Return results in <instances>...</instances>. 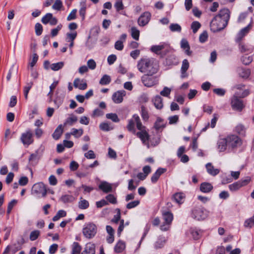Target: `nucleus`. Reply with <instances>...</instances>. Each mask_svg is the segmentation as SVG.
<instances>
[{
  "mask_svg": "<svg viewBox=\"0 0 254 254\" xmlns=\"http://www.w3.org/2000/svg\"><path fill=\"white\" fill-rule=\"evenodd\" d=\"M41 21L44 24L50 23L51 25H55L58 23L57 19L51 13H48L44 16L42 18Z\"/></svg>",
  "mask_w": 254,
  "mask_h": 254,
  "instance_id": "nucleus-14",
  "label": "nucleus"
},
{
  "mask_svg": "<svg viewBox=\"0 0 254 254\" xmlns=\"http://www.w3.org/2000/svg\"><path fill=\"white\" fill-rule=\"evenodd\" d=\"M81 248L77 242H74L72 245V254H79Z\"/></svg>",
  "mask_w": 254,
  "mask_h": 254,
  "instance_id": "nucleus-43",
  "label": "nucleus"
},
{
  "mask_svg": "<svg viewBox=\"0 0 254 254\" xmlns=\"http://www.w3.org/2000/svg\"><path fill=\"white\" fill-rule=\"evenodd\" d=\"M137 67L139 71L146 74H154L158 71V65L150 59H141L138 62Z\"/></svg>",
  "mask_w": 254,
  "mask_h": 254,
  "instance_id": "nucleus-2",
  "label": "nucleus"
},
{
  "mask_svg": "<svg viewBox=\"0 0 254 254\" xmlns=\"http://www.w3.org/2000/svg\"><path fill=\"white\" fill-rule=\"evenodd\" d=\"M33 85V83L30 82L29 83H27L26 85L24 88V94L25 98L27 99L28 94L29 93V90L31 88Z\"/></svg>",
  "mask_w": 254,
  "mask_h": 254,
  "instance_id": "nucleus-57",
  "label": "nucleus"
},
{
  "mask_svg": "<svg viewBox=\"0 0 254 254\" xmlns=\"http://www.w3.org/2000/svg\"><path fill=\"white\" fill-rule=\"evenodd\" d=\"M126 248L125 243L122 241H119L114 247V251L117 253L122 252Z\"/></svg>",
  "mask_w": 254,
  "mask_h": 254,
  "instance_id": "nucleus-31",
  "label": "nucleus"
},
{
  "mask_svg": "<svg viewBox=\"0 0 254 254\" xmlns=\"http://www.w3.org/2000/svg\"><path fill=\"white\" fill-rule=\"evenodd\" d=\"M170 29L172 32H180L182 30L181 26L177 23H172L169 26Z\"/></svg>",
  "mask_w": 254,
  "mask_h": 254,
  "instance_id": "nucleus-50",
  "label": "nucleus"
},
{
  "mask_svg": "<svg viewBox=\"0 0 254 254\" xmlns=\"http://www.w3.org/2000/svg\"><path fill=\"white\" fill-rule=\"evenodd\" d=\"M184 195L182 193H176L173 195V199L178 203L181 204L183 203Z\"/></svg>",
  "mask_w": 254,
  "mask_h": 254,
  "instance_id": "nucleus-36",
  "label": "nucleus"
},
{
  "mask_svg": "<svg viewBox=\"0 0 254 254\" xmlns=\"http://www.w3.org/2000/svg\"><path fill=\"white\" fill-rule=\"evenodd\" d=\"M140 131L135 132L136 135L139 138L142 142V143L144 145H146L148 148L149 147L148 140L149 138V136L147 132L145 130V127L143 126V128L141 129H139Z\"/></svg>",
  "mask_w": 254,
  "mask_h": 254,
  "instance_id": "nucleus-11",
  "label": "nucleus"
},
{
  "mask_svg": "<svg viewBox=\"0 0 254 254\" xmlns=\"http://www.w3.org/2000/svg\"><path fill=\"white\" fill-rule=\"evenodd\" d=\"M190 66V64L187 59H185L182 62V66L181 68V77L182 78H185L188 76V74L187 71L189 69Z\"/></svg>",
  "mask_w": 254,
  "mask_h": 254,
  "instance_id": "nucleus-18",
  "label": "nucleus"
},
{
  "mask_svg": "<svg viewBox=\"0 0 254 254\" xmlns=\"http://www.w3.org/2000/svg\"><path fill=\"white\" fill-rule=\"evenodd\" d=\"M152 101L156 109L160 110L163 108L162 98L160 96H156L152 99Z\"/></svg>",
  "mask_w": 254,
  "mask_h": 254,
  "instance_id": "nucleus-28",
  "label": "nucleus"
},
{
  "mask_svg": "<svg viewBox=\"0 0 254 254\" xmlns=\"http://www.w3.org/2000/svg\"><path fill=\"white\" fill-rule=\"evenodd\" d=\"M241 188L239 181L229 185V189L231 191H236Z\"/></svg>",
  "mask_w": 254,
  "mask_h": 254,
  "instance_id": "nucleus-48",
  "label": "nucleus"
},
{
  "mask_svg": "<svg viewBox=\"0 0 254 254\" xmlns=\"http://www.w3.org/2000/svg\"><path fill=\"white\" fill-rule=\"evenodd\" d=\"M254 225V219L252 217L247 219L244 223V226L246 227H252Z\"/></svg>",
  "mask_w": 254,
  "mask_h": 254,
  "instance_id": "nucleus-64",
  "label": "nucleus"
},
{
  "mask_svg": "<svg viewBox=\"0 0 254 254\" xmlns=\"http://www.w3.org/2000/svg\"><path fill=\"white\" fill-rule=\"evenodd\" d=\"M207 39H208V34L206 31H203V33H202L200 35L199 37V40L200 42L202 43L206 42L207 41Z\"/></svg>",
  "mask_w": 254,
  "mask_h": 254,
  "instance_id": "nucleus-62",
  "label": "nucleus"
},
{
  "mask_svg": "<svg viewBox=\"0 0 254 254\" xmlns=\"http://www.w3.org/2000/svg\"><path fill=\"white\" fill-rule=\"evenodd\" d=\"M35 33L37 36L41 35L43 31L42 25L39 23H36L35 26Z\"/></svg>",
  "mask_w": 254,
  "mask_h": 254,
  "instance_id": "nucleus-58",
  "label": "nucleus"
},
{
  "mask_svg": "<svg viewBox=\"0 0 254 254\" xmlns=\"http://www.w3.org/2000/svg\"><path fill=\"white\" fill-rule=\"evenodd\" d=\"M166 171V169L164 168H159L157 169V170L155 172V173H154L151 177V182L153 183H156L158 179L159 178L160 176L165 173Z\"/></svg>",
  "mask_w": 254,
  "mask_h": 254,
  "instance_id": "nucleus-27",
  "label": "nucleus"
},
{
  "mask_svg": "<svg viewBox=\"0 0 254 254\" xmlns=\"http://www.w3.org/2000/svg\"><path fill=\"white\" fill-rule=\"evenodd\" d=\"M89 203L87 200L80 197L78 202V207L81 209H86L88 208Z\"/></svg>",
  "mask_w": 254,
  "mask_h": 254,
  "instance_id": "nucleus-38",
  "label": "nucleus"
},
{
  "mask_svg": "<svg viewBox=\"0 0 254 254\" xmlns=\"http://www.w3.org/2000/svg\"><path fill=\"white\" fill-rule=\"evenodd\" d=\"M75 200V198L71 195L65 194L62 195L60 200L64 203H70Z\"/></svg>",
  "mask_w": 254,
  "mask_h": 254,
  "instance_id": "nucleus-35",
  "label": "nucleus"
},
{
  "mask_svg": "<svg viewBox=\"0 0 254 254\" xmlns=\"http://www.w3.org/2000/svg\"><path fill=\"white\" fill-rule=\"evenodd\" d=\"M151 17V14L149 12H145L138 18L137 22L140 26H144L148 24Z\"/></svg>",
  "mask_w": 254,
  "mask_h": 254,
  "instance_id": "nucleus-15",
  "label": "nucleus"
},
{
  "mask_svg": "<svg viewBox=\"0 0 254 254\" xmlns=\"http://www.w3.org/2000/svg\"><path fill=\"white\" fill-rule=\"evenodd\" d=\"M106 116L107 119L111 120L114 122L118 123L120 121V120L116 114L109 113L107 114Z\"/></svg>",
  "mask_w": 254,
  "mask_h": 254,
  "instance_id": "nucleus-49",
  "label": "nucleus"
},
{
  "mask_svg": "<svg viewBox=\"0 0 254 254\" xmlns=\"http://www.w3.org/2000/svg\"><path fill=\"white\" fill-rule=\"evenodd\" d=\"M115 211L117 214L114 216L111 222L117 224L121 219V210L119 208H116Z\"/></svg>",
  "mask_w": 254,
  "mask_h": 254,
  "instance_id": "nucleus-46",
  "label": "nucleus"
},
{
  "mask_svg": "<svg viewBox=\"0 0 254 254\" xmlns=\"http://www.w3.org/2000/svg\"><path fill=\"white\" fill-rule=\"evenodd\" d=\"M228 146L226 138L220 139L217 142V148L220 152L224 151Z\"/></svg>",
  "mask_w": 254,
  "mask_h": 254,
  "instance_id": "nucleus-24",
  "label": "nucleus"
},
{
  "mask_svg": "<svg viewBox=\"0 0 254 254\" xmlns=\"http://www.w3.org/2000/svg\"><path fill=\"white\" fill-rule=\"evenodd\" d=\"M40 231L39 230H34L31 232L29 236L30 240L31 241L36 240L40 235Z\"/></svg>",
  "mask_w": 254,
  "mask_h": 254,
  "instance_id": "nucleus-52",
  "label": "nucleus"
},
{
  "mask_svg": "<svg viewBox=\"0 0 254 254\" xmlns=\"http://www.w3.org/2000/svg\"><path fill=\"white\" fill-rule=\"evenodd\" d=\"M230 12L228 9L224 8L219 11L210 22V28L213 32L223 29L228 24Z\"/></svg>",
  "mask_w": 254,
  "mask_h": 254,
  "instance_id": "nucleus-1",
  "label": "nucleus"
},
{
  "mask_svg": "<svg viewBox=\"0 0 254 254\" xmlns=\"http://www.w3.org/2000/svg\"><path fill=\"white\" fill-rule=\"evenodd\" d=\"M171 50L170 46L167 43H161L158 45H153L150 50L161 58L164 57Z\"/></svg>",
  "mask_w": 254,
  "mask_h": 254,
  "instance_id": "nucleus-5",
  "label": "nucleus"
},
{
  "mask_svg": "<svg viewBox=\"0 0 254 254\" xmlns=\"http://www.w3.org/2000/svg\"><path fill=\"white\" fill-rule=\"evenodd\" d=\"M209 215V211L202 206H195L190 212L191 217L196 221H203Z\"/></svg>",
  "mask_w": 254,
  "mask_h": 254,
  "instance_id": "nucleus-4",
  "label": "nucleus"
},
{
  "mask_svg": "<svg viewBox=\"0 0 254 254\" xmlns=\"http://www.w3.org/2000/svg\"><path fill=\"white\" fill-rule=\"evenodd\" d=\"M62 6V1L61 0H56L54 4L52 6V8L55 10H60Z\"/></svg>",
  "mask_w": 254,
  "mask_h": 254,
  "instance_id": "nucleus-61",
  "label": "nucleus"
},
{
  "mask_svg": "<svg viewBox=\"0 0 254 254\" xmlns=\"http://www.w3.org/2000/svg\"><path fill=\"white\" fill-rule=\"evenodd\" d=\"M226 138L228 143V146L232 149L238 148L242 144L241 139L236 135H230Z\"/></svg>",
  "mask_w": 254,
  "mask_h": 254,
  "instance_id": "nucleus-9",
  "label": "nucleus"
},
{
  "mask_svg": "<svg viewBox=\"0 0 254 254\" xmlns=\"http://www.w3.org/2000/svg\"><path fill=\"white\" fill-rule=\"evenodd\" d=\"M114 6L117 11L123 10L124 8V6L122 0H117L115 3Z\"/></svg>",
  "mask_w": 254,
  "mask_h": 254,
  "instance_id": "nucleus-53",
  "label": "nucleus"
},
{
  "mask_svg": "<svg viewBox=\"0 0 254 254\" xmlns=\"http://www.w3.org/2000/svg\"><path fill=\"white\" fill-rule=\"evenodd\" d=\"M97 232V226L92 222H89L84 225L82 233L84 236L87 239L93 238Z\"/></svg>",
  "mask_w": 254,
  "mask_h": 254,
  "instance_id": "nucleus-7",
  "label": "nucleus"
},
{
  "mask_svg": "<svg viewBox=\"0 0 254 254\" xmlns=\"http://www.w3.org/2000/svg\"><path fill=\"white\" fill-rule=\"evenodd\" d=\"M178 63V60L174 55L169 56L166 59V64L168 65H177Z\"/></svg>",
  "mask_w": 254,
  "mask_h": 254,
  "instance_id": "nucleus-29",
  "label": "nucleus"
},
{
  "mask_svg": "<svg viewBox=\"0 0 254 254\" xmlns=\"http://www.w3.org/2000/svg\"><path fill=\"white\" fill-rule=\"evenodd\" d=\"M167 241V238L165 236H160L158 240L155 244V248L156 249L162 248Z\"/></svg>",
  "mask_w": 254,
  "mask_h": 254,
  "instance_id": "nucleus-32",
  "label": "nucleus"
},
{
  "mask_svg": "<svg viewBox=\"0 0 254 254\" xmlns=\"http://www.w3.org/2000/svg\"><path fill=\"white\" fill-rule=\"evenodd\" d=\"M154 126L156 130H159L165 127V123H164L163 120L162 119H161L160 118H158L154 124Z\"/></svg>",
  "mask_w": 254,
  "mask_h": 254,
  "instance_id": "nucleus-41",
  "label": "nucleus"
},
{
  "mask_svg": "<svg viewBox=\"0 0 254 254\" xmlns=\"http://www.w3.org/2000/svg\"><path fill=\"white\" fill-rule=\"evenodd\" d=\"M111 77L107 74H105L101 78V79L99 81V83L101 85H105L109 84L111 82Z\"/></svg>",
  "mask_w": 254,
  "mask_h": 254,
  "instance_id": "nucleus-40",
  "label": "nucleus"
},
{
  "mask_svg": "<svg viewBox=\"0 0 254 254\" xmlns=\"http://www.w3.org/2000/svg\"><path fill=\"white\" fill-rule=\"evenodd\" d=\"M252 28V21L246 27L242 28L237 34L236 37V42H240L242 39L247 35Z\"/></svg>",
  "mask_w": 254,
  "mask_h": 254,
  "instance_id": "nucleus-12",
  "label": "nucleus"
},
{
  "mask_svg": "<svg viewBox=\"0 0 254 254\" xmlns=\"http://www.w3.org/2000/svg\"><path fill=\"white\" fill-rule=\"evenodd\" d=\"M99 188L106 193L112 191V185L106 181L102 182L99 185Z\"/></svg>",
  "mask_w": 254,
  "mask_h": 254,
  "instance_id": "nucleus-20",
  "label": "nucleus"
},
{
  "mask_svg": "<svg viewBox=\"0 0 254 254\" xmlns=\"http://www.w3.org/2000/svg\"><path fill=\"white\" fill-rule=\"evenodd\" d=\"M81 254H95V245L92 243L87 244Z\"/></svg>",
  "mask_w": 254,
  "mask_h": 254,
  "instance_id": "nucleus-23",
  "label": "nucleus"
},
{
  "mask_svg": "<svg viewBox=\"0 0 254 254\" xmlns=\"http://www.w3.org/2000/svg\"><path fill=\"white\" fill-rule=\"evenodd\" d=\"M77 121V118L74 115H71V117L66 119L65 122L64 123V126H72L74 123H76Z\"/></svg>",
  "mask_w": 254,
  "mask_h": 254,
  "instance_id": "nucleus-42",
  "label": "nucleus"
},
{
  "mask_svg": "<svg viewBox=\"0 0 254 254\" xmlns=\"http://www.w3.org/2000/svg\"><path fill=\"white\" fill-rule=\"evenodd\" d=\"M83 133V130L82 128L76 129L73 128L71 129V132H70V134L74 136L75 137L78 138L81 136L82 135Z\"/></svg>",
  "mask_w": 254,
  "mask_h": 254,
  "instance_id": "nucleus-45",
  "label": "nucleus"
},
{
  "mask_svg": "<svg viewBox=\"0 0 254 254\" xmlns=\"http://www.w3.org/2000/svg\"><path fill=\"white\" fill-rule=\"evenodd\" d=\"M135 125L138 129H141L143 128V125L140 121L139 117L136 114L133 115L131 119L128 120V124L127 126V130L133 133H135Z\"/></svg>",
  "mask_w": 254,
  "mask_h": 254,
  "instance_id": "nucleus-6",
  "label": "nucleus"
},
{
  "mask_svg": "<svg viewBox=\"0 0 254 254\" xmlns=\"http://www.w3.org/2000/svg\"><path fill=\"white\" fill-rule=\"evenodd\" d=\"M87 67L91 70H94L96 68V63L93 59L89 60L87 62Z\"/></svg>",
  "mask_w": 254,
  "mask_h": 254,
  "instance_id": "nucleus-60",
  "label": "nucleus"
},
{
  "mask_svg": "<svg viewBox=\"0 0 254 254\" xmlns=\"http://www.w3.org/2000/svg\"><path fill=\"white\" fill-rule=\"evenodd\" d=\"M77 36V32L74 31L72 33H66V41L67 42L74 41Z\"/></svg>",
  "mask_w": 254,
  "mask_h": 254,
  "instance_id": "nucleus-54",
  "label": "nucleus"
},
{
  "mask_svg": "<svg viewBox=\"0 0 254 254\" xmlns=\"http://www.w3.org/2000/svg\"><path fill=\"white\" fill-rule=\"evenodd\" d=\"M201 26L200 23L198 21H193L191 25V28L194 33H195Z\"/></svg>",
  "mask_w": 254,
  "mask_h": 254,
  "instance_id": "nucleus-56",
  "label": "nucleus"
},
{
  "mask_svg": "<svg viewBox=\"0 0 254 254\" xmlns=\"http://www.w3.org/2000/svg\"><path fill=\"white\" fill-rule=\"evenodd\" d=\"M190 232L194 239L197 240L199 238L200 235V231L195 229H191Z\"/></svg>",
  "mask_w": 254,
  "mask_h": 254,
  "instance_id": "nucleus-55",
  "label": "nucleus"
},
{
  "mask_svg": "<svg viewBox=\"0 0 254 254\" xmlns=\"http://www.w3.org/2000/svg\"><path fill=\"white\" fill-rule=\"evenodd\" d=\"M239 75L244 78H248L251 74V71L249 69L241 68L239 71Z\"/></svg>",
  "mask_w": 254,
  "mask_h": 254,
  "instance_id": "nucleus-39",
  "label": "nucleus"
},
{
  "mask_svg": "<svg viewBox=\"0 0 254 254\" xmlns=\"http://www.w3.org/2000/svg\"><path fill=\"white\" fill-rule=\"evenodd\" d=\"M213 189L212 185L207 182H204L200 184V190L204 193H208Z\"/></svg>",
  "mask_w": 254,
  "mask_h": 254,
  "instance_id": "nucleus-26",
  "label": "nucleus"
},
{
  "mask_svg": "<svg viewBox=\"0 0 254 254\" xmlns=\"http://www.w3.org/2000/svg\"><path fill=\"white\" fill-rule=\"evenodd\" d=\"M153 75L145 74L141 77V81L145 86L150 87L158 83V78Z\"/></svg>",
  "mask_w": 254,
  "mask_h": 254,
  "instance_id": "nucleus-8",
  "label": "nucleus"
},
{
  "mask_svg": "<svg viewBox=\"0 0 254 254\" xmlns=\"http://www.w3.org/2000/svg\"><path fill=\"white\" fill-rule=\"evenodd\" d=\"M66 215V212L64 210H60L56 215L53 218V221H57L61 217H65Z\"/></svg>",
  "mask_w": 254,
  "mask_h": 254,
  "instance_id": "nucleus-44",
  "label": "nucleus"
},
{
  "mask_svg": "<svg viewBox=\"0 0 254 254\" xmlns=\"http://www.w3.org/2000/svg\"><path fill=\"white\" fill-rule=\"evenodd\" d=\"M63 132V125H60L58 126V127H57V128L55 129V131L54 132L52 136L53 137L56 139H59L60 137H61V135L62 134Z\"/></svg>",
  "mask_w": 254,
  "mask_h": 254,
  "instance_id": "nucleus-34",
  "label": "nucleus"
},
{
  "mask_svg": "<svg viewBox=\"0 0 254 254\" xmlns=\"http://www.w3.org/2000/svg\"><path fill=\"white\" fill-rule=\"evenodd\" d=\"M126 93L124 90H120L114 93L112 96V100L114 103L119 104L123 102V97L126 95Z\"/></svg>",
  "mask_w": 254,
  "mask_h": 254,
  "instance_id": "nucleus-16",
  "label": "nucleus"
},
{
  "mask_svg": "<svg viewBox=\"0 0 254 254\" xmlns=\"http://www.w3.org/2000/svg\"><path fill=\"white\" fill-rule=\"evenodd\" d=\"M64 62H60L57 63H54L50 65V68L54 71H58L62 68L64 66Z\"/></svg>",
  "mask_w": 254,
  "mask_h": 254,
  "instance_id": "nucleus-37",
  "label": "nucleus"
},
{
  "mask_svg": "<svg viewBox=\"0 0 254 254\" xmlns=\"http://www.w3.org/2000/svg\"><path fill=\"white\" fill-rule=\"evenodd\" d=\"M163 219L164 223L166 224H171L173 219V214L169 212L166 211L162 213Z\"/></svg>",
  "mask_w": 254,
  "mask_h": 254,
  "instance_id": "nucleus-30",
  "label": "nucleus"
},
{
  "mask_svg": "<svg viewBox=\"0 0 254 254\" xmlns=\"http://www.w3.org/2000/svg\"><path fill=\"white\" fill-rule=\"evenodd\" d=\"M246 130V128L243 125L239 124L235 127L234 131L240 135L245 136Z\"/></svg>",
  "mask_w": 254,
  "mask_h": 254,
  "instance_id": "nucleus-33",
  "label": "nucleus"
},
{
  "mask_svg": "<svg viewBox=\"0 0 254 254\" xmlns=\"http://www.w3.org/2000/svg\"><path fill=\"white\" fill-rule=\"evenodd\" d=\"M126 34H123L120 38V40L117 41L115 44V48L119 51H121L124 48L123 42L125 41L127 38Z\"/></svg>",
  "mask_w": 254,
  "mask_h": 254,
  "instance_id": "nucleus-21",
  "label": "nucleus"
},
{
  "mask_svg": "<svg viewBox=\"0 0 254 254\" xmlns=\"http://www.w3.org/2000/svg\"><path fill=\"white\" fill-rule=\"evenodd\" d=\"M207 173L211 176H215L220 172L218 169L214 168V166L210 163H208L205 165Z\"/></svg>",
  "mask_w": 254,
  "mask_h": 254,
  "instance_id": "nucleus-22",
  "label": "nucleus"
},
{
  "mask_svg": "<svg viewBox=\"0 0 254 254\" xmlns=\"http://www.w3.org/2000/svg\"><path fill=\"white\" fill-rule=\"evenodd\" d=\"M106 198L107 200V201H108V202H110L111 204H116L118 202L116 197H115L112 194H109L107 195L106 196Z\"/></svg>",
  "mask_w": 254,
  "mask_h": 254,
  "instance_id": "nucleus-51",
  "label": "nucleus"
},
{
  "mask_svg": "<svg viewBox=\"0 0 254 254\" xmlns=\"http://www.w3.org/2000/svg\"><path fill=\"white\" fill-rule=\"evenodd\" d=\"M181 47L185 50V53L188 56H191L192 52L190 51V47L187 40L183 39L181 42Z\"/></svg>",
  "mask_w": 254,
  "mask_h": 254,
  "instance_id": "nucleus-25",
  "label": "nucleus"
},
{
  "mask_svg": "<svg viewBox=\"0 0 254 254\" xmlns=\"http://www.w3.org/2000/svg\"><path fill=\"white\" fill-rule=\"evenodd\" d=\"M250 94L249 89H244L242 93L236 91L235 94L232 97L231 99V105L234 110L241 112L245 107L243 100L241 98H244L248 96Z\"/></svg>",
  "mask_w": 254,
  "mask_h": 254,
  "instance_id": "nucleus-3",
  "label": "nucleus"
},
{
  "mask_svg": "<svg viewBox=\"0 0 254 254\" xmlns=\"http://www.w3.org/2000/svg\"><path fill=\"white\" fill-rule=\"evenodd\" d=\"M32 136L33 134L31 131L28 130L21 134V136L20 138L21 141H22L24 145H26L28 146L29 145L32 143L33 142Z\"/></svg>",
  "mask_w": 254,
  "mask_h": 254,
  "instance_id": "nucleus-13",
  "label": "nucleus"
},
{
  "mask_svg": "<svg viewBox=\"0 0 254 254\" xmlns=\"http://www.w3.org/2000/svg\"><path fill=\"white\" fill-rule=\"evenodd\" d=\"M17 72V68L16 67H14V65H13L10 68V69L9 70V71L8 72V74L6 76V79L7 81H9L10 78H11V74L13 73H16Z\"/></svg>",
  "mask_w": 254,
  "mask_h": 254,
  "instance_id": "nucleus-59",
  "label": "nucleus"
},
{
  "mask_svg": "<svg viewBox=\"0 0 254 254\" xmlns=\"http://www.w3.org/2000/svg\"><path fill=\"white\" fill-rule=\"evenodd\" d=\"M139 31L135 27H132L131 28V34L133 39L136 40L139 39Z\"/></svg>",
  "mask_w": 254,
  "mask_h": 254,
  "instance_id": "nucleus-47",
  "label": "nucleus"
},
{
  "mask_svg": "<svg viewBox=\"0 0 254 254\" xmlns=\"http://www.w3.org/2000/svg\"><path fill=\"white\" fill-rule=\"evenodd\" d=\"M239 48L241 53L246 54L252 53L254 50V47L253 45L242 43H240Z\"/></svg>",
  "mask_w": 254,
  "mask_h": 254,
  "instance_id": "nucleus-17",
  "label": "nucleus"
},
{
  "mask_svg": "<svg viewBox=\"0 0 254 254\" xmlns=\"http://www.w3.org/2000/svg\"><path fill=\"white\" fill-rule=\"evenodd\" d=\"M45 185L42 182L35 184L32 188V193L37 195L41 194L42 197H45L47 193Z\"/></svg>",
  "mask_w": 254,
  "mask_h": 254,
  "instance_id": "nucleus-10",
  "label": "nucleus"
},
{
  "mask_svg": "<svg viewBox=\"0 0 254 254\" xmlns=\"http://www.w3.org/2000/svg\"><path fill=\"white\" fill-rule=\"evenodd\" d=\"M73 85L75 88H77L80 90H85L87 88V85L86 82L80 78H76L73 81Z\"/></svg>",
  "mask_w": 254,
  "mask_h": 254,
  "instance_id": "nucleus-19",
  "label": "nucleus"
},
{
  "mask_svg": "<svg viewBox=\"0 0 254 254\" xmlns=\"http://www.w3.org/2000/svg\"><path fill=\"white\" fill-rule=\"evenodd\" d=\"M100 128L104 131H109L113 129L107 123H102L99 126Z\"/></svg>",
  "mask_w": 254,
  "mask_h": 254,
  "instance_id": "nucleus-63",
  "label": "nucleus"
}]
</instances>
